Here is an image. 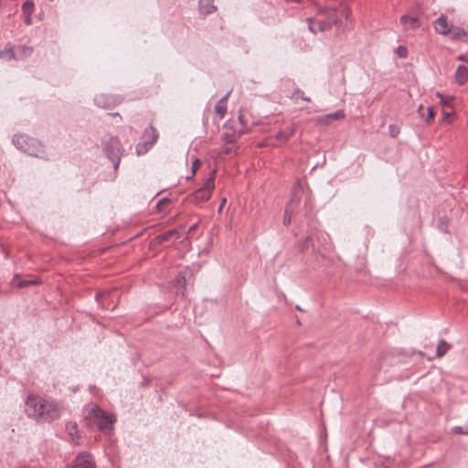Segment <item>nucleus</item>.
Here are the masks:
<instances>
[{
    "label": "nucleus",
    "instance_id": "f257e3e1",
    "mask_svg": "<svg viewBox=\"0 0 468 468\" xmlns=\"http://www.w3.org/2000/svg\"><path fill=\"white\" fill-rule=\"evenodd\" d=\"M61 405L55 399L30 393L24 401V412L27 418L41 421L51 422L59 418Z\"/></svg>",
    "mask_w": 468,
    "mask_h": 468
},
{
    "label": "nucleus",
    "instance_id": "f03ea898",
    "mask_svg": "<svg viewBox=\"0 0 468 468\" xmlns=\"http://www.w3.org/2000/svg\"><path fill=\"white\" fill-rule=\"evenodd\" d=\"M84 418L89 423H94L97 429L105 434H111L117 419L113 413L103 410L96 403H88L83 408Z\"/></svg>",
    "mask_w": 468,
    "mask_h": 468
},
{
    "label": "nucleus",
    "instance_id": "7ed1b4c3",
    "mask_svg": "<svg viewBox=\"0 0 468 468\" xmlns=\"http://www.w3.org/2000/svg\"><path fill=\"white\" fill-rule=\"evenodd\" d=\"M14 146L28 155L48 160V154L45 145L37 139L25 133H16L12 136Z\"/></svg>",
    "mask_w": 468,
    "mask_h": 468
},
{
    "label": "nucleus",
    "instance_id": "20e7f679",
    "mask_svg": "<svg viewBox=\"0 0 468 468\" xmlns=\"http://www.w3.org/2000/svg\"><path fill=\"white\" fill-rule=\"evenodd\" d=\"M338 23V15L335 9L322 8L316 18H307V27L310 32L316 34L332 28L333 25Z\"/></svg>",
    "mask_w": 468,
    "mask_h": 468
},
{
    "label": "nucleus",
    "instance_id": "39448f33",
    "mask_svg": "<svg viewBox=\"0 0 468 468\" xmlns=\"http://www.w3.org/2000/svg\"><path fill=\"white\" fill-rule=\"evenodd\" d=\"M101 146L104 154L112 163L114 170H117L123 152L119 139L111 134H106L102 138Z\"/></svg>",
    "mask_w": 468,
    "mask_h": 468
},
{
    "label": "nucleus",
    "instance_id": "423d86ee",
    "mask_svg": "<svg viewBox=\"0 0 468 468\" xmlns=\"http://www.w3.org/2000/svg\"><path fill=\"white\" fill-rule=\"evenodd\" d=\"M159 137V133L157 130L150 125L148 128L144 130L143 134V139L136 144L135 152L137 155L145 154L156 143Z\"/></svg>",
    "mask_w": 468,
    "mask_h": 468
},
{
    "label": "nucleus",
    "instance_id": "0eeeda50",
    "mask_svg": "<svg viewBox=\"0 0 468 468\" xmlns=\"http://www.w3.org/2000/svg\"><path fill=\"white\" fill-rule=\"evenodd\" d=\"M215 176L216 171H212L210 176L207 179L204 186L195 191L190 197V201L195 204H200L207 201L210 198L211 192L215 187Z\"/></svg>",
    "mask_w": 468,
    "mask_h": 468
},
{
    "label": "nucleus",
    "instance_id": "6e6552de",
    "mask_svg": "<svg viewBox=\"0 0 468 468\" xmlns=\"http://www.w3.org/2000/svg\"><path fill=\"white\" fill-rule=\"evenodd\" d=\"M122 101V99L119 96L101 93L95 96L94 103L103 109L112 108L116 106Z\"/></svg>",
    "mask_w": 468,
    "mask_h": 468
},
{
    "label": "nucleus",
    "instance_id": "1a4fd4ad",
    "mask_svg": "<svg viewBox=\"0 0 468 468\" xmlns=\"http://www.w3.org/2000/svg\"><path fill=\"white\" fill-rule=\"evenodd\" d=\"M68 468H95V462L89 452H83L76 456Z\"/></svg>",
    "mask_w": 468,
    "mask_h": 468
},
{
    "label": "nucleus",
    "instance_id": "9d476101",
    "mask_svg": "<svg viewBox=\"0 0 468 468\" xmlns=\"http://www.w3.org/2000/svg\"><path fill=\"white\" fill-rule=\"evenodd\" d=\"M400 24L406 32L416 30L420 27V22L417 16L404 15L400 17Z\"/></svg>",
    "mask_w": 468,
    "mask_h": 468
},
{
    "label": "nucleus",
    "instance_id": "9b49d317",
    "mask_svg": "<svg viewBox=\"0 0 468 468\" xmlns=\"http://www.w3.org/2000/svg\"><path fill=\"white\" fill-rule=\"evenodd\" d=\"M452 25L448 22L446 16H441L434 21V28L441 35H449L452 31Z\"/></svg>",
    "mask_w": 468,
    "mask_h": 468
},
{
    "label": "nucleus",
    "instance_id": "f8f14e48",
    "mask_svg": "<svg viewBox=\"0 0 468 468\" xmlns=\"http://www.w3.org/2000/svg\"><path fill=\"white\" fill-rule=\"evenodd\" d=\"M186 275L182 272L179 273L175 280L172 282V286L175 290V293L177 295H181L182 297L186 296Z\"/></svg>",
    "mask_w": 468,
    "mask_h": 468
},
{
    "label": "nucleus",
    "instance_id": "ddd939ff",
    "mask_svg": "<svg viewBox=\"0 0 468 468\" xmlns=\"http://www.w3.org/2000/svg\"><path fill=\"white\" fill-rule=\"evenodd\" d=\"M181 238V232L177 229H170L163 234L155 237L154 241L156 244H162L170 239H177Z\"/></svg>",
    "mask_w": 468,
    "mask_h": 468
},
{
    "label": "nucleus",
    "instance_id": "4468645a",
    "mask_svg": "<svg viewBox=\"0 0 468 468\" xmlns=\"http://www.w3.org/2000/svg\"><path fill=\"white\" fill-rule=\"evenodd\" d=\"M66 431L69 436L70 440L75 443L79 444L81 438V434L78 429L76 422H68L66 424Z\"/></svg>",
    "mask_w": 468,
    "mask_h": 468
},
{
    "label": "nucleus",
    "instance_id": "2eb2a0df",
    "mask_svg": "<svg viewBox=\"0 0 468 468\" xmlns=\"http://www.w3.org/2000/svg\"><path fill=\"white\" fill-rule=\"evenodd\" d=\"M345 118V112L338 110L335 112L328 113L318 118V122L323 124H330L333 121L342 120Z\"/></svg>",
    "mask_w": 468,
    "mask_h": 468
},
{
    "label": "nucleus",
    "instance_id": "dca6fc26",
    "mask_svg": "<svg viewBox=\"0 0 468 468\" xmlns=\"http://www.w3.org/2000/svg\"><path fill=\"white\" fill-rule=\"evenodd\" d=\"M230 92L231 91H228L226 95L221 98L215 106V112L219 118H223L227 113V101L230 95Z\"/></svg>",
    "mask_w": 468,
    "mask_h": 468
},
{
    "label": "nucleus",
    "instance_id": "f3484780",
    "mask_svg": "<svg viewBox=\"0 0 468 468\" xmlns=\"http://www.w3.org/2000/svg\"><path fill=\"white\" fill-rule=\"evenodd\" d=\"M455 80L460 85H463L468 81V68L466 66H458L455 71Z\"/></svg>",
    "mask_w": 468,
    "mask_h": 468
},
{
    "label": "nucleus",
    "instance_id": "a211bd4d",
    "mask_svg": "<svg viewBox=\"0 0 468 468\" xmlns=\"http://www.w3.org/2000/svg\"><path fill=\"white\" fill-rule=\"evenodd\" d=\"M199 10L205 15H209L217 10L214 0H199Z\"/></svg>",
    "mask_w": 468,
    "mask_h": 468
},
{
    "label": "nucleus",
    "instance_id": "6ab92c4d",
    "mask_svg": "<svg viewBox=\"0 0 468 468\" xmlns=\"http://www.w3.org/2000/svg\"><path fill=\"white\" fill-rule=\"evenodd\" d=\"M37 280L22 279L19 275H16L12 280V284L17 287H25L31 284H37Z\"/></svg>",
    "mask_w": 468,
    "mask_h": 468
},
{
    "label": "nucleus",
    "instance_id": "aec40b11",
    "mask_svg": "<svg viewBox=\"0 0 468 468\" xmlns=\"http://www.w3.org/2000/svg\"><path fill=\"white\" fill-rule=\"evenodd\" d=\"M452 347V345L447 343L445 340L441 339L436 347V356L441 357L443 356Z\"/></svg>",
    "mask_w": 468,
    "mask_h": 468
},
{
    "label": "nucleus",
    "instance_id": "412c9836",
    "mask_svg": "<svg viewBox=\"0 0 468 468\" xmlns=\"http://www.w3.org/2000/svg\"><path fill=\"white\" fill-rule=\"evenodd\" d=\"M450 34L451 38L453 40H461L467 35L466 31L463 28L458 27H454L453 26L452 27V31Z\"/></svg>",
    "mask_w": 468,
    "mask_h": 468
},
{
    "label": "nucleus",
    "instance_id": "4be33fe9",
    "mask_svg": "<svg viewBox=\"0 0 468 468\" xmlns=\"http://www.w3.org/2000/svg\"><path fill=\"white\" fill-rule=\"evenodd\" d=\"M35 4L33 0H27L22 5V12L24 16L32 15L34 12Z\"/></svg>",
    "mask_w": 468,
    "mask_h": 468
},
{
    "label": "nucleus",
    "instance_id": "5701e85b",
    "mask_svg": "<svg viewBox=\"0 0 468 468\" xmlns=\"http://www.w3.org/2000/svg\"><path fill=\"white\" fill-rule=\"evenodd\" d=\"M0 58H5L6 60H12L16 58L14 49L12 48H5L4 50H1Z\"/></svg>",
    "mask_w": 468,
    "mask_h": 468
},
{
    "label": "nucleus",
    "instance_id": "b1692460",
    "mask_svg": "<svg viewBox=\"0 0 468 468\" xmlns=\"http://www.w3.org/2000/svg\"><path fill=\"white\" fill-rule=\"evenodd\" d=\"M422 110H423V107H422V105H420L419 107V112L421 115V118H423L427 123H430L434 118L433 109L431 107H428L426 116L423 113H421Z\"/></svg>",
    "mask_w": 468,
    "mask_h": 468
},
{
    "label": "nucleus",
    "instance_id": "393cba45",
    "mask_svg": "<svg viewBox=\"0 0 468 468\" xmlns=\"http://www.w3.org/2000/svg\"><path fill=\"white\" fill-rule=\"evenodd\" d=\"M299 100H302L303 101L310 102L311 99L310 97L304 96V92L299 89H294V103L297 102Z\"/></svg>",
    "mask_w": 468,
    "mask_h": 468
},
{
    "label": "nucleus",
    "instance_id": "a878e982",
    "mask_svg": "<svg viewBox=\"0 0 468 468\" xmlns=\"http://www.w3.org/2000/svg\"><path fill=\"white\" fill-rule=\"evenodd\" d=\"M199 165H200V161L198 159H196V160L193 161V163H192V174H191V176H186V180H190L194 176V175L196 174V172H197V168L199 167Z\"/></svg>",
    "mask_w": 468,
    "mask_h": 468
},
{
    "label": "nucleus",
    "instance_id": "bb28decb",
    "mask_svg": "<svg viewBox=\"0 0 468 468\" xmlns=\"http://www.w3.org/2000/svg\"><path fill=\"white\" fill-rule=\"evenodd\" d=\"M294 4L303 5H316L314 0H294Z\"/></svg>",
    "mask_w": 468,
    "mask_h": 468
},
{
    "label": "nucleus",
    "instance_id": "cd10ccee",
    "mask_svg": "<svg viewBox=\"0 0 468 468\" xmlns=\"http://www.w3.org/2000/svg\"><path fill=\"white\" fill-rule=\"evenodd\" d=\"M169 203V199L168 198H162L160 199L157 203H156V208L158 211H161L163 209V207Z\"/></svg>",
    "mask_w": 468,
    "mask_h": 468
},
{
    "label": "nucleus",
    "instance_id": "c85d7f7f",
    "mask_svg": "<svg viewBox=\"0 0 468 468\" xmlns=\"http://www.w3.org/2000/svg\"><path fill=\"white\" fill-rule=\"evenodd\" d=\"M397 53L400 58H405L407 56V48L402 46H399L397 48Z\"/></svg>",
    "mask_w": 468,
    "mask_h": 468
},
{
    "label": "nucleus",
    "instance_id": "c756f323",
    "mask_svg": "<svg viewBox=\"0 0 468 468\" xmlns=\"http://www.w3.org/2000/svg\"><path fill=\"white\" fill-rule=\"evenodd\" d=\"M292 214L288 209H286L285 214H284V219H283L284 224H290L292 221Z\"/></svg>",
    "mask_w": 468,
    "mask_h": 468
},
{
    "label": "nucleus",
    "instance_id": "7c9ffc66",
    "mask_svg": "<svg viewBox=\"0 0 468 468\" xmlns=\"http://www.w3.org/2000/svg\"><path fill=\"white\" fill-rule=\"evenodd\" d=\"M31 16H32V15H29V16H24L25 23H26L27 25H31V24H32V18H31Z\"/></svg>",
    "mask_w": 468,
    "mask_h": 468
},
{
    "label": "nucleus",
    "instance_id": "2f4dec72",
    "mask_svg": "<svg viewBox=\"0 0 468 468\" xmlns=\"http://www.w3.org/2000/svg\"><path fill=\"white\" fill-rule=\"evenodd\" d=\"M454 432L455 433H464V434H468V431H463V429L461 427H456L454 428Z\"/></svg>",
    "mask_w": 468,
    "mask_h": 468
},
{
    "label": "nucleus",
    "instance_id": "473e14b6",
    "mask_svg": "<svg viewBox=\"0 0 468 468\" xmlns=\"http://www.w3.org/2000/svg\"><path fill=\"white\" fill-rule=\"evenodd\" d=\"M437 95L441 98V102L443 103V104H448L449 101H451V98L447 101L445 100L441 93H437Z\"/></svg>",
    "mask_w": 468,
    "mask_h": 468
},
{
    "label": "nucleus",
    "instance_id": "72a5a7b5",
    "mask_svg": "<svg viewBox=\"0 0 468 468\" xmlns=\"http://www.w3.org/2000/svg\"><path fill=\"white\" fill-rule=\"evenodd\" d=\"M226 202H227V199H226V198H223V199H222V201H221V203H220V205H219V207H218V212H221V211H222V209H223V207H224V206H225Z\"/></svg>",
    "mask_w": 468,
    "mask_h": 468
},
{
    "label": "nucleus",
    "instance_id": "f704fd0d",
    "mask_svg": "<svg viewBox=\"0 0 468 468\" xmlns=\"http://www.w3.org/2000/svg\"><path fill=\"white\" fill-rule=\"evenodd\" d=\"M21 48L24 50V51H27L28 54H31L32 52V49L27 46H22Z\"/></svg>",
    "mask_w": 468,
    "mask_h": 468
},
{
    "label": "nucleus",
    "instance_id": "c9c22d12",
    "mask_svg": "<svg viewBox=\"0 0 468 468\" xmlns=\"http://www.w3.org/2000/svg\"><path fill=\"white\" fill-rule=\"evenodd\" d=\"M389 130L391 132V135L393 137H395L397 135L398 132H395V130H393V126L392 125L389 126Z\"/></svg>",
    "mask_w": 468,
    "mask_h": 468
},
{
    "label": "nucleus",
    "instance_id": "e433bc0d",
    "mask_svg": "<svg viewBox=\"0 0 468 468\" xmlns=\"http://www.w3.org/2000/svg\"><path fill=\"white\" fill-rule=\"evenodd\" d=\"M104 294H105L104 292L97 293V295H96V300L99 302V301H100V299H101V297H103V296H104Z\"/></svg>",
    "mask_w": 468,
    "mask_h": 468
},
{
    "label": "nucleus",
    "instance_id": "4c0bfd02",
    "mask_svg": "<svg viewBox=\"0 0 468 468\" xmlns=\"http://www.w3.org/2000/svg\"><path fill=\"white\" fill-rule=\"evenodd\" d=\"M230 151H231V149H230V148H229V147L225 148V150H224V152H225L226 154H229Z\"/></svg>",
    "mask_w": 468,
    "mask_h": 468
},
{
    "label": "nucleus",
    "instance_id": "58836bf2",
    "mask_svg": "<svg viewBox=\"0 0 468 468\" xmlns=\"http://www.w3.org/2000/svg\"><path fill=\"white\" fill-rule=\"evenodd\" d=\"M93 389H96V388L95 387H90V393L95 394Z\"/></svg>",
    "mask_w": 468,
    "mask_h": 468
},
{
    "label": "nucleus",
    "instance_id": "ea45409f",
    "mask_svg": "<svg viewBox=\"0 0 468 468\" xmlns=\"http://www.w3.org/2000/svg\"><path fill=\"white\" fill-rule=\"evenodd\" d=\"M294 309L299 310V311H303L302 308L299 305H295Z\"/></svg>",
    "mask_w": 468,
    "mask_h": 468
},
{
    "label": "nucleus",
    "instance_id": "a19ab883",
    "mask_svg": "<svg viewBox=\"0 0 468 468\" xmlns=\"http://www.w3.org/2000/svg\"><path fill=\"white\" fill-rule=\"evenodd\" d=\"M449 117H450V113L445 112L444 113V118H449Z\"/></svg>",
    "mask_w": 468,
    "mask_h": 468
},
{
    "label": "nucleus",
    "instance_id": "79ce46f5",
    "mask_svg": "<svg viewBox=\"0 0 468 468\" xmlns=\"http://www.w3.org/2000/svg\"><path fill=\"white\" fill-rule=\"evenodd\" d=\"M195 228H196V225L192 226V227L190 228L189 231L194 230V229H195Z\"/></svg>",
    "mask_w": 468,
    "mask_h": 468
},
{
    "label": "nucleus",
    "instance_id": "37998d69",
    "mask_svg": "<svg viewBox=\"0 0 468 468\" xmlns=\"http://www.w3.org/2000/svg\"><path fill=\"white\" fill-rule=\"evenodd\" d=\"M112 116H119V113L118 112H115V113H112L111 114Z\"/></svg>",
    "mask_w": 468,
    "mask_h": 468
},
{
    "label": "nucleus",
    "instance_id": "c03bdc74",
    "mask_svg": "<svg viewBox=\"0 0 468 468\" xmlns=\"http://www.w3.org/2000/svg\"><path fill=\"white\" fill-rule=\"evenodd\" d=\"M459 59L463 60V56H460V57H459Z\"/></svg>",
    "mask_w": 468,
    "mask_h": 468
}]
</instances>
